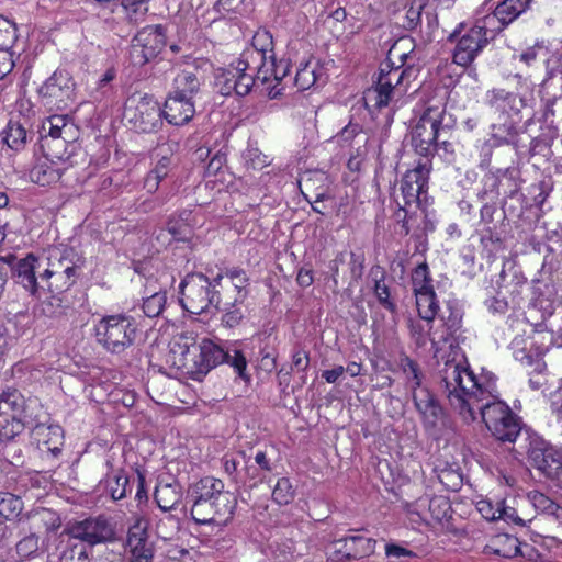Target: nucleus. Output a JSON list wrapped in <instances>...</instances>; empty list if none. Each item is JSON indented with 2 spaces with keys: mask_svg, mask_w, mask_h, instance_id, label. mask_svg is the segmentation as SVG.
I'll list each match as a JSON object with an SVG mask.
<instances>
[{
  "mask_svg": "<svg viewBox=\"0 0 562 562\" xmlns=\"http://www.w3.org/2000/svg\"><path fill=\"white\" fill-rule=\"evenodd\" d=\"M559 77L562 80V56L554 61L548 60L546 65V76L542 80L541 87L548 89L551 87L552 81Z\"/></svg>",
  "mask_w": 562,
  "mask_h": 562,
  "instance_id": "680f3d73",
  "label": "nucleus"
},
{
  "mask_svg": "<svg viewBox=\"0 0 562 562\" xmlns=\"http://www.w3.org/2000/svg\"><path fill=\"white\" fill-rule=\"evenodd\" d=\"M416 307L422 319L429 325L439 313V305L435 291L424 292L415 295Z\"/></svg>",
  "mask_w": 562,
  "mask_h": 562,
  "instance_id": "473e14b6",
  "label": "nucleus"
},
{
  "mask_svg": "<svg viewBox=\"0 0 562 562\" xmlns=\"http://www.w3.org/2000/svg\"><path fill=\"white\" fill-rule=\"evenodd\" d=\"M406 54H396L392 47L387 58L380 65L374 87L368 89L363 100L369 110H381L391 102L403 98L414 75L412 67H404Z\"/></svg>",
  "mask_w": 562,
  "mask_h": 562,
  "instance_id": "423d86ee",
  "label": "nucleus"
},
{
  "mask_svg": "<svg viewBox=\"0 0 562 562\" xmlns=\"http://www.w3.org/2000/svg\"><path fill=\"white\" fill-rule=\"evenodd\" d=\"M411 279L414 295L435 291L430 270L426 262H422L413 269Z\"/></svg>",
  "mask_w": 562,
  "mask_h": 562,
  "instance_id": "58836bf2",
  "label": "nucleus"
},
{
  "mask_svg": "<svg viewBox=\"0 0 562 562\" xmlns=\"http://www.w3.org/2000/svg\"><path fill=\"white\" fill-rule=\"evenodd\" d=\"M68 159L58 160L49 156L48 150H45L44 159L40 160L31 170L32 180L40 186H49L57 182L70 166Z\"/></svg>",
  "mask_w": 562,
  "mask_h": 562,
  "instance_id": "412c9836",
  "label": "nucleus"
},
{
  "mask_svg": "<svg viewBox=\"0 0 562 562\" xmlns=\"http://www.w3.org/2000/svg\"><path fill=\"white\" fill-rule=\"evenodd\" d=\"M522 100L517 94L504 89H493L487 92V103L499 113H509L510 111L519 112Z\"/></svg>",
  "mask_w": 562,
  "mask_h": 562,
  "instance_id": "bb28decb",
  "label": "nucleus"
},
{
  "mask_svg": "<svg viewBox=\"0 0 562 562\" xmlns=\"http://www.w3.org/2000/svg\"><path fill=\"white\" fill-rule=\"evenodd\" d=\"M374 293L379 302L389 311H395V304L390 300L389 286L383 281H376Z\"/></svg>",
  "mask_w": 562,
  "mask_h": 562,
  "instance_id": "774afa93",
  "label": "nucleus"
},
{
  "mask_svg": "<svg viewBox=\"0 0 562 562\" xmlns=\"http://www.w3.org/2000/svg\"><path fill=\"white\" fill-rule=\"evenodd\" d=\"M529 505H531L537 512L550 514L553 508H555L557 503L553 502L549 496L539 492V491H530L525 499Z\"/></svg>",
  "mask_w": 562,
  "mask_h": 562,
  "instance_id": "8fccbe9b",
  "label": "nucleus"
},
{
  "mask_svg": "<svg viewBox=\"0 0 562 562\" xmlns=\"http://www.w3.org/2000/svg\"><path fill=\"white\" fill-rule=\"evenodd\" d=\"M38 409L40 403L36 398L26 400L16 389H7L0 395V413L37 420Z\"/></svg>",
  "mask_w": 562,
  "mask_h": 562,
  "instance_id": "aec40b11",
  "label": "nucleus"
},
{
  "mask_svg": "<svg viewBox=\"0 0 562 562\" xmlns=\"http://www.w3.org/2000/svg\"><path fill=\"white\" fill-rule=\"evenodd\" d=\"M515 358L525 366H533L535 374L530 376L529 384L533 390H539L544 383L543 371L546 363L540 359H535L531 355H527L524 350L515 352Z\"/></svg>",
  "mask_w": 562,
  "mask_h": 562,
  "instance_id": "c9c22d12",
  "label": "nucleus"
},
{
  "mask_svg": "<svg viewBox=\"0 0 562 562\" xmlns=\"http://www.w3.org/2000/svg\"><path fill=\"white\" fill-rule=\"evenodd\" d=\"M227 353L213 340L202 338L195 341L188 336H180L170 348L169 362L182 374L201 381L213 368L223 363Z\"/></svg>",
  "mask_w": 562,
  "mask_h": 562,
  "instance_id": "39448f33",
  "label": "nucleus"
},
{
  "mask_svg": "<svg viewBox=\"0 0 562 562\" xmlns=\"http://www.w3.org/2000/svg\"><path fill=\"white\" fill-rule=\"evenodd\" d=\"M137 331L136 321L126 314L103 316L94 325L97 342L108 352L115 355L134 345Z\"/></svg>",
  "mask_w": 562,
  "mask_h": 562,
  "instance_id": "6e6552de",
  "label": "nucleus"
},
{
  "mask_svg": "<svg viewBox=\"0 0 562 562\" xmlns=\"http://www.w3.org/2000/svg\"><path fill=\"white\" fill-rule=\"evenodd\" d=\"M38 435L43 437L42 446L47 452H50L54 457L61 452L64 435L59 426L38 427Z\"/></svg>",
  "mask_w": 562,
  "mask_h": 562,
  "instance_id": "72a5a7b5",
  "label": "nucleus"
},
{
  "mask_svg": "<svg viewBox=\"0 0 562 562\" xmlns=\"http://www.w3.org/2000/svg\"><path fill=\"white\" fill-rule=\"evenodd\" d=\"M188 502L191 504L190 514L198 525L225 526L234 515L236 498L222 480L204 476L188 487Z\"/></svg>",
  "mask_w": 562,
  "mask_h": 562,
  "instance_id": "20e7f679",
  "label": "nucleus"
},
{
  "mask_svg": "<svg viewBox=\"0 0 562 562\" xmlns=\"http://www.w3.org/2000/svg\"><path fill=\"white\" fill-rule=\"evenodd\" d=\"M438 315L445 327V331L438 335V342H447L460 329L462 312L456 303L448 302Z\"/></svg>",
  "mask_w": 562,
  "mask_h": 562,
  "instance_id": "a878e982",
  "label": "nucleus"
},
{
  "mask_svg": "<svg viewBox=\"0 0 562 562\" xmlns=\"http://www.w3.org/2000/svg\"><path fill=\"white\" fill-rule=\"evenodd\" d=\"M499 290L497 294L488 300H486L485 304L490 312L495 314H505L508 310L509 303L506 299V293L508 291V285H498Z\"/></svg>",
  "mask_w": 562,
  "mask_h": 562,
  "instance_id": "3c124183",
  "label": "nucleus"
},
{
  "mask_svg": "<svg viewBox=\"0 0 562 562\" xmlns=\"http://www.w3.org/2000/svg\"><path fill=\"white\" fill-rule=\"evenodd\" d=\"M429 328L428 330H425L424 326L417 322L411 324V334L412 337L415 339L416 344L418 346H425L427 337L432 341V344H438V333H430V326L427 325Z\"/></svg>",
  "mask_w": 562,
  "mask_h": 562,
  "instance_id": "bf43d9fd",
  "label": "nucleus"
},
{
  "mask_svg": "<svg viewBox=\"0 0 562 562\" xmlns=\"http://www.w3.org/2000/svg\"><path fill=\"white\" fill-rule=\"evenodd\" d=\"M294 495L295 491L290 480L288 477L279 479L272 491L273 501L279 505H288L293 501Z\"/></svg>",
  "mask_w": 562,
  "mask_h": 562,
  "instance_id": "09e8293b",
  "label": "nucleus"
},
{
  "mask_svg": "<svg viewBox=\"0 0 562 562\" xmlns=\"http://www.w3.org/2000/svg\"><path fill=\"white\" fill-rule=\"evenodd\" d=\"M475 507L484 519L488 521L497 520L499 499L494 502L490 498H481L476 501Z\"/></svg>",
  "mask_w": 562,
  "mask_h": 562,
  "instance_id": "5fc2aeb1",
  "label": "nucleus"
},
{
  "mask_svg": "<svg viewBox=\"0 0 562 562\" xmlns=\"http://www.w3.org/2000/svg\"><path fill=\"white\" fill-rule=\"evenodd\" d=\"M223 274H217L213 281L202 273H190L180 283V303L182 307L195 315L217 308L220 294L216 288L221 284Z\"/></svg>",
  "mask_w": 562,
  "mask_h": 562,
  "instance_id": "9d476101",
  "label": "nucleus"
},
{
  "mask_svg": "<svg viewBox=\"0 0 562 562\" xmlns=\"http://www.w3.org/2000/svg\"><path fill=\"white\" fill-rule=\"evenodd\" d=\"M161 109L151 97L132 98L124 109L125 119L142 133H151L161 124Z\"/></svg>",
  "mask_w": 562,
  "mask_h": 562,
  "instance_id": "ddd939ff",
  "label": "nucleus"
},
{
  "mask_svg": "<svg viewBox=\"0 0 562 562\" xmlns=\"http://www.w3.org/2000/svg\"><path fill=\"white\" fill-rule=\"evenodd\" d=\"M202 85V79L196 71L182 70L172 80V89L169 93L193 100Z\"/></svg>",
  "mask_w": 562,
  "mask_h": 562,
  "instance_id": "393cba45",
  "label": "nucleus"
},
{
  "mask_svg": "<svg viewBox=\"0 0 562 562\" xmlns=\"http://www.w3.org/2000/svg\"><path fill=\"white\" fill-rule=\"evenodd\" d=\"M106 467L111 469L106 473L101 485H103L104 492L113 499H123L127 494L128 479L124 470H113L111 460H106Z\"/></svg>",
  "mask_w": 562,
  "mask_h": 562,
  "instance_id": "b1692460",
  "label": "nucleus"
},
{
  "mask_svg": "<svg viewBox=\"0 0 562 562\" xmlns=\"http://www.w3.org/2000/svg\"><path fill=\"white\" fill-rule=\"evenodd\" d=\"M549 450L543 447V442L533 441L528 448V458L531 464L537 468H546V458H548Z\"/></svg>",
  "mask_w": 562,
  "mask_h": 562,
  "instance_id": "6e6d98bb",
  "label": "nucleus"
},
{
  "mask_svg": "<svg viewBox=\"0 0 562 562\" xmlns=\"http://www.w3.org/2000/svg\"><path fill=\"white\" fill-rule=\"evenodd\" d=\"M497 547L494 549V553L503 558H515L522 554L520 548V541L517 537L512 535H501L496 539Z\"/></svg>",
  "mask_w": 562,
  "mask_h": 562,
  "instance_id": "a19ab883",
  "label": "nucleus"
},
{
  "mask_svg": "<svg viewBox=\"0 0 562 562\" xmlns=\"http://www.w3.org/2000/svg\"><path fill=\"white\" fill-rule=\"evenodd\" d=\"M451 507L448 501L443 497H435L429 501L428 512L435 521H442L449 516Z\"/></svg>",
  "mask_w": 562,
  "mask_h": 562,
  "instance_id": "864d4df0",
  "label": "nucleus"
},
{
  "mask_svg": "<svg viewBox=\"0 0 562 562\" xmlns=\"http://www.w3.org/2000/svg\"><path fill=\"white\" fill-rule=\"evenodd\" d=\"M349 544L351 546V559H361L374 552L376 540L361 535H355L349 536Z\"/></svg>",
  "mask_w": 562,
  "mask_h": 562,
  "instance_id": "37998d69",
  "label": "nucleus"
},
{
  "mask_svg": "<svg viewBox=\"0 0 562 562\" xmlns=\"http://www.w3.org/2000/svg\"><path fill=\"white\" fill-rule=\"evenodd\" d=\"M154 495L158 507L162 512H169L181 502V486L178 483L158 484Z\"/></svg>",
  "mask_w": 562,
  "mask_h": 562,
  "instance_id": "cd10ccee",
  "label": "nucleus"
},
{
  "mask_svg": "<svg viewBox=\"0 0 562 562\" xmlns=\"http://www.w3.org/2000/svg\"><path fill=\"white\" fill-rule=\"evenodd\" d=\"M499 181L496 172H488L482 179V189L477 196L483 201L495 202L501 195Z\"/></svg>",
  "mask_w": 562,
  "mask_h": 562,
  "instance_id": "c03bdc74",
  "label": "nucleus"
},
{
  "mask_svg": "<svg viewBox=\"0 0 562 562\" xmlns=\"http://www.w3.org/2000/svg\"><path fill=\"white\" fill-rule=\"evenodd\" d=\"M24 509L22 498L9 492H0V516L7 520L18 518Z\"/></svg>",
  "mask_w": 562,
  "mask_h": 562,
  "instance_id": "e433bc0d",
  "label": "nucleus"
},
{
  "mask_svg": "<svg viewBox=\"0 0 562 562\" xmlns=\"http://www.w3.org/2000/svg\"><path fill=\"white\" fill-rule=\"evenodd\" d=\"M47 539L48 536L41 542L35 532H30L15 544L16 553L23 559L36 558L47 551Z\"/></svg>",
  "mask_w": 562,
  "mask_h": 562,
  "instance_id": "2f4dec72",
  "label": "nucleus"
},
{
  "mask_svg": "<svg viewBox=\"0 0 562 562\" xmlns=\"http://www.w3.org/2000/svg\"><path fill=\"white\" fill-rule=\"evenodd\" d=\"M149 521L144 516H135L126 537L130 562H153L154 544L149 540Z\"/></svg>",
  "mask_w": 562,
  "mask_h": 562,
  "instance_id": "f3484780",
  "label": "nucleus"
},
{
  "mask_svg": "<svg viewBox=\"0 0 562 562\" xmlns=\"http://www.w3.org/2000/svg\"><path fill=\"white\" fill-rule=\"evenodd\" d=\"M82 265L81 257L72 248L50 251L45 268L36 256L29 254L14 267V280L38 299L46 292L60 294L76 283Z\"/></svg>",
  "mask_w": 562,
  "mask_h": 562,
  "instance_id": "f03ea898",
  "label": "nucleus"
},
{
  "mask_svg": "<svg viewBox=\"0 0 562 562\" xmlns=\"http://www.w3.org/2000/svg\"><path fill=\"white\" fill-rule=\"evenodd\" d=\"M69 535L78 540L95 546L115 539V529L111 521L100 515L76 521L68 529Z\"/></svg>",
  "mask_w": 562,
  "mask_h": 562,
  "instance_id": "dca6fc26",
  "label": "nucleus"
},
{
  "mask_svg": "<svg viewBox=\"0 0 562 562\" xmlns=\"http://www.w3.org/2000/svg\"><path fill=\"white\" fill-rule=\"evenodd\" d=\"M445 116L443 108L428 106L413 130V146L424 159H429L428 157L438 148L449 151L451 130L448 123H445Z\"/></svg>",
  "mask_w": 562,
  "mask_h": 562,
  "instance_id": "0eeeda50",
  "label": "nucleus"
},
{
  "mask_svg": "<svg viewBox=\"0 0 562 562\" xmlns=\"http://www.w3.org/2000/svg\"><path fill=\"white\" fill-rule=\"evenodd\" d=\"M78 135L79 130L68 115H52L42 125V148L58 160L70 158L68 147Z\"/></svg>",
  "mask_w": 562,
  "mask_h": 562,
  "instance_id": "f8f14e48",
  "label": "nucleus"
},
{
  "mask_svg": "<svg viewBox=\"0 0 562 562\" xmlns=\"http://www.w3.org/2000/svg\"><path fill=\"white\" fill-rule=\"evenodd\" d=\"M430 169L431 162L429 159L419 160L413 169L404 173L401 180L400 193L395 194L394 200L398 206L396 215L401 218V213H404L403 227L406 234L409 233L408 218L415 210L419 209L422 195L427 192Z\"/></svg>",
  "mask_w": 562,
  "mask_h": 562,
  "instance_id": "1a4fd4ad",
  "label": "nucleus"
},
{
  "mask_svg": "<svg viewBox=\"0 0 562 562\" xmlns=\"http://www.w3.org/2000/svg\"><path fill=\"white\" fill-rule=\"evenodd\" d=\"M289 71V61L284 59L277 61L274 56L268 59L260 69L254 70L255 86L259 83L266 86L265 89L269 98L277 99L282 95V91L284 90L282 81L288 76Z\"/></svg>",
  "mask_w": 562,
  "mask_h": 562,
  "instance_id": "6ab92c4d",
  "label": "nucleus"
},
{
  "mask_svg": "<svg viewBox=\"0 0 562 562\" xmlns=\"http://www.w3.org/2000/svg\"><path fill=\"white\" fill-rule=\"evenodd\" d=\"M166 46V33L162 25H149L140 30L133 38L130 56L136 66H143L155 59Z\"/></svg>",
  "mask_w": 562,
  "mask_h": 562,
  "instance_id": "4468645a",
  "label": "nucleus"
},
{
  "mask_svg": "<svg viewBox=\"0 0 562 562\" xmlns=\"http://www.w3.org/2000/svg\"><path fill=\"white\" fill-rule=\"evenodd\" d=\"M161 112L170 124L183 125L193 117L195 106L193 100L169 93Z\"/></svg>",
  "mask_w": 562,
  "mask_h": 562,
  "instance_id": "4be33fe9",
  "label": "nucleus"
},
{
  "mask_svg": "<svg viewBox=\"0 0 562 562\" xmlns=\"http://www.w3.org/2000/svg\"><path fill=\"white\" fill-rule=\"evenodd\" d=\"M167 301L166 292L156 291L143 302V312L148 317H157L162 312Z\"/></svg>",
  "mask_w": 562,
  "mask_h": 562,
  "instance_id": "de8ad7c7",
  "label": "nucleus"
},
{
  "mask_svg": "<svg viewBox=\"0 0 562 562\" xmlns=\"http://www.w3.org/2000/svg\"><path fill=\"white\" fill-rule=\"evenodd\" d=\"M59 562H90L83 547H67L60 554Z\"/></svg>",
  "mask_w": 562,
  "mask_h": 562,
  "instance_id": "0e129e2a",
  "label": "nucleus"
},
{
  "mask_svg": "<svg viewBox=\"0 0 562 562\" xmlns=\"http://www.w3.org/2000/svg\"><path fill=\"white\" fill-rule=\"evenodd\" d=\"M150 0H121L122 8L131 22L138 23L148 12Z\"/></svg>",
  "mask_w": 562,
  "mask_h": 562,
  "instance_id": "49530a36",
  "label": "nucleus"
},
{
  "mask_svg": "<svg viewBox=\"0 0 562 562\" xmlns=\"http://www.w3.org/2000/svg\"><path fill=\"white\" fill-rule=\"evenodd\" d=\"M245 160H246V165L249 168H252L256 170H260L270 164L268 156L262 155L256 148H251L246 151Z\"/></svg>",
  "mask_w": 562,
  "mask_h": 562,
  "instance_id": "69168bd1",
  "label": "nucleus"
},
{
  "mask_svg": "<svg viewBox=\"0 0 562 562\" xmlns=\"http://www.w3.org/2000/svg\"><path fill=\"white\" fill-rule=\"evenodd\" d=\"M243 302L238 301L236 302V299L232 303H225V313L222 317V323L229 328H233L237 326L241 319L244 318V313L239 305H241Z\"/></svg>",
  "mask_w": 562,
  "mask_h": 562,
  "instance_id": "603ef678",
  "label": "nucleus"
},
{
  "mask_svg": "<svg viewBox=\"0 0 562 562\" xmlns=\"http://www.w3.org/2000/svg\"><path fill=\"white\" fill-rule=\"evenodd\" d=\"M225 277L231 279L232 281L240 280V284H234V288L237 290L236 302H244L247 292L245 291L246 285L248 284V278L246 272L243 269H229L225 272Z\"/></svg>",
  "mask_w": 562,
  "mask_h": 562,
  "instance_id": "4d7b16f0",
  "label": "nucleus"
},
{
  "mask_svg": "<svg viewBox=\"0 0 562 562\" xmlns=\"http://www.w3.org/2000/svg\"><path fill=\"white\" fill-rule=\"evenodd\" d=\"M413 400L417 411L424 420L429 425H435L442 414V408L434 394L422 385L413 389Z\"/></svg>",
  "mask_w": 562,
  "mask_h": 562,
  "instance_id": "5701e85b",
  "label": "nucleus"
},
{
  "mask_svg": "<svg viewBox=\"0 0 562 562\" xmlns=\"http://www.w3.org/2000/svg\"><path fill=\"white\" fill-rule=\"evenodd\" d=\"M528 0H503L496 4L492 12L481 16L490 35L497 36L513 23L528 7Z\"/></svg>",
  "mask_w": 562,
  "mask_h": 562,
  "instance_id": "a211bd4d",
  "label": "nucleus"
},
{
  "mask_svg": "<svg viewBox=\"0 0 562 562\" xmlns=\"http://www.w3.org/2000/svg\"><path fill=\"white\" fill-rule=\"evenodd\" d=\"M322 68L316 61H306L301 64L294 77V86L301 90L312 88L321 78Z\"/></svg>",
  "mask_w": 562,
  "mask_h": 562,
  "instance_id": "7c9ffc66",
  "label": "nucleus"
},
{
  "mask_svg": "<svg viewBox=\"0 0 562 562\" xmlns=\"http://www.w3.org/2000/svg\"><path fill=\"white\" fill-rule=\"evenodd\" d=\"M37 420L0 413V440L9 441L19 436L26 426H33Z\"/></svg>",
  "mask_w": 562,
  "mask_h": 562,
  "instance_id": "c85d7f7f",
  "label": "nucleus"
},
{
  "mask_svg": "<svg viewBox=\"0 0 562 562\" xmlns=\"http://www.w3.org/2000/svg\"><path fill=\"white\" fill-rule=\"evenodd\" d=\"M27 138L25 127L19 122L10 120L3 131V140L13 150H21Z\"/></svg>",
  "mask_w": 562,
  "mask_h": 562,
  "instance_id": "f704fd0d",
  "label": "nucleus"
},
{
  "mask_svg": "<svg viewBox=\"0 0 562 562\" xmlns=\"http://www.w3.org/2000/svg\"><path fill=\"white\" fill-rule=\"evenodd\" d=\"M398 368L405 375L406 383L411 390L422 385L423 372L419 364L406 355H401L398 359Z\"/></svg>",
  "mask_w": 562,
  "mask_h": 562,
  "instance_id": "4c0bfd02",
  "label": "nucleus"
},
{
  "mask_svg": "<svg viewBox=\"0 0 562 562\" xmlns=\"http://www.w3.org/2000/svg\"><path fill=\"white\" fill-rule=\"evenodd\" d=\"M440 384L451 408L464 423L482 417L486 428L502 442H515L521 427L518 417L502 401L496 375L486 370L475 375L464 358H452L439 369Z\"/></svg>",
  "mask_w": 562,
  "mask_h": 562,
  "instance_id": "f257e3e1",
  "label": "nucleus"
},
{
  "mask_svg": "<svg viewBox=\"0 0 562 562\" xmlns=\"http://www.w3.org/2000/svg\"><path fill=\"white\" fill-rule=\"evenodd\" d=\"M501 195L513 196L519 190L518 171L515 168L498 169Z\"/></svg>",
  "mask_w": 562,
  "mask_h": 562,
  "instance_id": "79ce46f5",
  "label": "nucleus"
},
{
  "mask_svg": "<svg viewBox=\"0 0 562 562\" xmlns=\"http://www.w3.org/2000/svg\"><path fill=\"white\" fill-rule=\"evenodd\" d=\"M497 520L514 522L520 526L525 525V520L517 515L516 509L507 506L504 499H499Z\"/></svg>",
  "mask_w": 562,
  "mask_h": 562,
  "instance_id": "338daca9",
  "label": "nucleus"
},
{
  "mask_svg": "<svg viewBox=\"0 0 562 562\" xmlns=\"http://www.w3.org/2000/svg\"><path fill=\"white\" fill-rule=\"evenodd\" d=\"M273 40L270 32L260 30L252 36L251 45L247 47L236 61L228 68L221 69L215 77V87L223 95H247L255 87L254 70L265 66L268 59L274 57Z\"/></svg>",
  "mask_w": 562,
  "mask_h": 562,
  "instance_id": "7ed1b4c3",
  "label": "nucleus"
},
{
  "mask_svg": "<svg viewBox=\"0 0 562 562\" xmlns=\"http://www.w3.org/2000/svg\"><path fill=\"white\" fill-rule=\"evenodd\" d=\"M224 352L227 353V357H225L223 362H226L229 366H232L236 370L238 375L243 376L247 368V361L241 351L236 349H224Z\"/></svg>",
  "mask_w": 562,
  "mask_h": 562,
  "instance_id": "e2e57ef3",
  "label": "nucleus"
},
{
  "mask_svg": "<svg viewBox=\"0 0 562 562\" xmlns=\"http://www.w3.org/2000/svg\"><path fill=\"white\" fill-rule=\"evenodd\" d=\"M462 29L463 23H460L448 36V42L456 43L452 61L458 66L469 67L496 36L490 35V31L485 29L480 18L464 33H461Z\"/></svg>",
  "mask_w": 562,
  "mask_h": 562,
  "instance_id": "9b49d317",
  "label": "nucleus"
},
{
  "mask_svg": "<svg viewBox=\"0 0 562 562\" xmlns=\"http://www.w3.org/2000/svg\"><path fill=\"white\" fill-rule=\"evenodd\" d=\"M172 169V158L170 156H162L153 169L148 171L144 179V189L148 193H155L160 182L167 178Z\"/></svg>",
  "mask_w": 562,
  "mask_h": 562,
  "instance_id": "c756f323",
  "label": "nucleus"
},
{
  "mask_svg": "<svg viewBox=\"0 0 562 562\" xmlns=\"http://www.w3.org/2000/svg\"><path fill=\"white\" fill-rule=\"evenodd\" d=\"M18 40V27L16 24L0 15V49L10 50Z\"/></svg>",
  "mask_w": 562,
  "mask_h": 562,
  "instance_id": "a18cd8bd",
  "label": "nucleus"
},
{
  "mask_svg": "<svg viewBox=\"0 0 562 562\" xmlns=\"http://www.w3.org/2000/svg\"><path fill=\"white\" fill-rule=\"evenodd\" d=\"M33 519L36 528L44 529L47 535L57 531L61 527L60 516L53 509H37L33 514Z\"/></svg>",
  "mask_w": 562,
  "mask_h": 562,
  "instance_id": "ea45409f",
  "label": "nucleus"
},
{
  "mask_svg": "<svg viewBox=\"0 0 562 562\" xmlns=\"http://www.w3.org/2000/svg\"><path fill=\"white\" fill-rule=\"evenodd\" d=\"M115 77L114 69H108L97 81V86L92 95L95 100H102L112 90L110 83Z\"/></svg>",
  "mask_w": 562,
  "mask_h": 562,
  "instance_id": "052dcab7",
  "label": "nucleus"
},
{
  "mask_svg": "<svg viewBox=\"0 0 562 562\" xmlns=\"http://www.w3.org/2000/svg\"><path fill=\"white\" fill-rule=\"evenodd\" d=\"M42 102L50 108L64 109L74 100L75 81L66 69H57L40 87Z\"/></svg>",
  "mask_w": 562,
  "mask_h": 562,
  "instance_id": "2eb2a0df",
  "label": "nucleus"
},
{
  "mask_svg": "<svg viewBox=\"0 0 562 562\" xmlns=\"http://www.w3.org/2000/svg\"><path fill=\"white\" fill-rule=\"evenodd\" d=\"M333 552L329 559L339 562L342 560H351V546L349 544V536L338 539L333 543Z\"/></svg>",
  "mask_w": 562,
  "mask_h": 562,
  "instance_id": "13d9d810",
  "label": "nucleus"
}]
</instances>
